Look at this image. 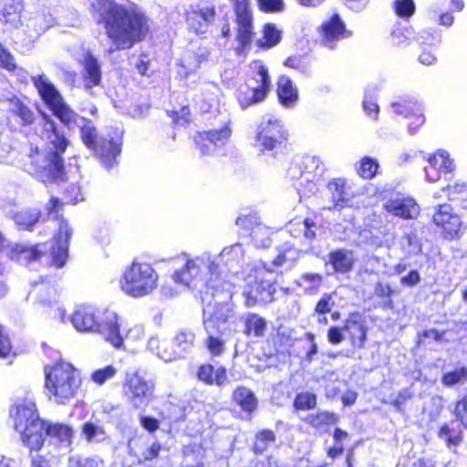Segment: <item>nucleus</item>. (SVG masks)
Wrapping results in <instances>:
<instances>
[{"label": "nucleus", "mask_w": 467, "mask_h": 467, "mask_svg": "<svg viewBox=\"0 0 467 467\" xmlns=\"http://www.w3.org/2000/svg\"><path fill=\"white\" fill-rule=\"evenodd\" d=\"M93 9L99 13V20L105 23L115 49H125L141 40L149 30L148 19L135 8H126L111 0H96Z\"/></svg>", "instance_id": "f257e3e1"}, {"label": "nucleus", "mask_w": 467, "mask_h": 467, "mask_svg": "<svg viewBox=\"0 0 467 467\" xmlns=\"http://www.w3.org/2000/svg\"><path fill=\"white\" fill-rule=\"evenodd\" d=\"M180 260L183 264L172 275L174 283L197 291L200 297L202 292H211L213 286H220L221 282L228 281L222 276L223 269L215 254L204 252L200 255L190 256L184 254Z\"/></svg>", "instance_id": "f03ea898"}, {"label": "nucleus", "mask_w": 467, "mask_h": 467, "mask_svg": "<svg viewBox=\"0 0 467 467\" xmlns=\"http://www.w3.org/2000/svg\"><path fill=\"white\" fill-rule=\"evenodd\" d=\"M43 137L51 144L50 152L47 156L36 152L28 156L29 161L25 163L26 171L44 182L50 180H62L64 176L65 152L68 140L60 131L54 120L45 117Z\"/></svg>", "instance_id": "7ed1b4c3"}, {"label": "nucleus", "mask_w": 467, "mask_h": 467, "mask_svg": "<svg viewBox=\"0 0 467 467\" xmlns=\"http://www.w3.org/2000/svg\"><path fill=\"white\" fill-rule=\"evenodd\" d=\"M70 321L79 332L98 334L117 349L123 346L119 317L112 310L99 311L90 306H78L71 315Z\"/></svg>", "instance_id": "20e7f679"}, {"label": "nucleus", "mask_w": 467, "mask_h": 467, "mask_svg": "<svg viewBox=\"0 0 467 467\" xmlns=\"http://www.w3.org/2000/svg\"><path fill=\"white\" fill-rule=\"evenodd\" d=\"M61 122L68 129L79 128L82 142L96 152L105 169L109 171L118 164L117 157L121 152L119 140L99 138L94 123L73 110H67Z\"/></svg>", "instance_id": "39448f33"}, {"label": "nucleus", "mask_w": 467, "mask_h": 467, "mask_svg": "<svg viewBox=\"0 0 467 467\" xmlns=\"http://www.w3.org/2000/svg\"><path fill=\"white\" fill-rule=\"evenodd\" d=\"M234 285L231 280L221 282L220 286H213V290L202 292L203 327L211 325L213 328H224L231 332L230 324L236 319L234 305L232 302Z\"/></svg>", "instance_id": "423d86ee"}, {"label": "nucleus", "mask_w": 467, "mask_h": 467, "mask_svg": "<svg viewBox=\"0 0 467 467\" xmlns=\"http://www.w3.org/2000/svg\"><path fill=\"white\" fill-rule=\"evenodd\" d=\"M46 383L45 388L49 399L58 404H66L72 400L81 384L78 372L74 367L67 362L61 361L49 368H45Z\"/></svg>", "instance_id": "0eeeda50"}, {"label": "nucleus", "mask_w": 467, "mask_h": 467, "mask_svg": "<svg viewBox=\"0 0 467 467\" xmlns=\"http://www.w3.org/2000/svg\"><path fill=\"white\" fill-rule=\"evenodd\" d=\"M11 415L23 443L31 451L39 450L44 444V421L36 412V403L29 399L21 400L11 410Z\"/></svg>", "instance_id": "6e6552de"}, {"label": "nucleus", "mask_w": 467, "mask_h": 467, "mask_svg": "<svg viewBox=\"0 0 467 467\" xmlns=\"http://www.w3.org/2000/svg\"><path fill=\"white\" fill-rule=\"evenodd\" d=\"M159 275L148 263L133 262L120 278V289L128 296L140 298L151 294L158 286Z\"/></svg>", "instance_id": "1a4fd4ad"}, {"label": "nucleus", "mask_w": 467, "mask_h": 467, "mask_svg": "<svg viewBox=\"0 0 467 467\" xmlns=\"http://www.w3.org/2000/svg\"><path fill=\"white\" fill-rule=\"evenodd\" d=\"M324 165L318 156L305 155L299 162L291 164L287 171L289 178L299 194L308 195L317 191L322 181Z\"/></svg>", "instance_id": "9d476101"}, {"label": "nucleus", "mask_w": 467, "mask_h": 467, "mask_svg": "<svg viewBox=\"0 0 467 467\" xmlns=\"http://www.w3.org/2000/svg\"><path fill=\"white\" fill-rule=\"evenodd\" d=\"M287 136L283 121L274 115L267 114L263 116L256 125L254 146L262 152L274 151L275 155L285 147Z\"/></svg>", "instance_id": "9b49d317"}, {"label": "nucleus", "mask_w": 467, "mask_h": 467, "mask_svg": "<svg viewBox=\"0 0 467 467\" xmlns=\"http://www.w3.org/2000/svg\"><path fill=\"white\" fill-rule=\"evenodd\" d=\"M251 69L253 72V79L257 85L253 87L245 86L239 88L237 99L243 109L264 101L271 87V81L266 67L257 63V61H254L251 64Z\"/></svg>", "instance_id": "f8f14e48"}, {"label": "nucleus", "mask_w": 467, "mask_h": 467, "mask_svg": "<svg viewBox=\"0 0 467 467\" xmlns=\"http://www.w3.org/2000/svg\"><path fill=\"white\" fill-rule=\"evenodd\" d=\"M232 132V120L224 114L220 116L218 124L213 129L200 132L195 141L202 155H212L228 143Z\"/></svg>", "instance_id": "ddd939ff"}, {"label": "nucleus", "mask_w": 467, "mask_h": 467, "mask_svg": "<svg viewBox=\"0 0 467 467\" xmlns=\"http://www.w3.org/2000/svg\"><path fill=\"white\" fill-rule=\"evenodd\" d=\"M234 8L239 42L236 47L237 55L245 56L244 51L250 47L254 34L252 8L248 0H235Z\"/></svg>", "instance_id": "4468645a"}, {"label": "nucleus", "mask_w": 467, "mask_h": 467, "mask_svg": "<svg viewBox=\"0 0 467 467\" xmlns=\"http://www.w3.org/2000/svg\"><path fill=\"white\" fill-rule=\"evenodd\" d=\"M128 400L136 409L147 406L154 390V383L140 371L128 373L125 381Z\"/></svg>", "instance_id": "2eb2a0df"}, {"label": "nucleus", "mask_w": 467, "mask_h": 467, "mask_svg": "<svg viewBox=\"0 0 467 467\" xmlns=\"http://www.w3.org/2000/svg\"><path fill=\"white\" fill-rule=\"evenodd\" d=\"M32 79L43 101L53 111L54 115L62 121L66 111L72 109L65 103L54 84L44 75L33 77Z\"/></svg>", "instance_id": "dca6fc26"}, {"label": "nucleus", "mask_w": 467, "mask_h": 467, "mask_svg": "<svg viewBox=\"0 0 467 467\" xmlns=\"http://www.w3.org/2000/svg\"><path fill=\"white\" fill-rule=\"evenodd\" d=\"M236 225L239 226L244 235H249L256 247H269L271 240V231L268 227L259 222V218L254 213L241 215L236 219Z\"/></svg>", "instance_id": "f3484780"}, {"label": "nucleus", "mask_w": 467, "mask_h": 467, "mask_svg": "<svg viewBox=\"0 0 467 467\" xmlns=\"http://www.w3.org/2000/svg\"><path fill=\"white\" fill-rule=\"evenodd\" d=\"M392 111L405 119H412L408 125V131L413 135L425 122L422 104L414 98H401L391 103Z\"/></svg>", "instance_id": "a211bd4d"}, {"label": "nucleus", "mask_w": 467, "mask_h": 467, "mask_svg": "<svg viewBox=\"0 0 467 467\" xmlns=\"http://www.w3.org/2000/svg\"><path fill=\"white\" fill-rule=\"evenodd\" d=\"M383 206L389 214L403 220H414L420 213V207L414 198L400 194L388 199Z\"/></svg>", "instance_id": "6ab92c4d"}, {"label": "nucleus", "mask_w": 467, "mask_h": 467, "mask_svg": "<svg viewBox=\"0 0 467 467\" xmlns=\"http://www.w3.org/2000/svg\"><path fill=\"white\" fill-rule=\"evenodd\" d=\"M195 335L188 329H182L176 333L172 340V349H164L158 352V357L165 362L185 358L194 348Z\"/></svg>", "instance_id": "aec40b11"}, {"label": "nucleus", "mask_w": 467, "mask_h": 467, "mask_svg": "<svg viewBox=\"0 0 467 467\" xmlns=\"http://www.w3.org/2000/svg\"><path fill=\"white\" fill-rule=\"evenodd\" d=\"M428 165L424 168L426 180L430 182H436L443 174H451L455 165L447 151L440 150L428 159ZM447 180V177H445Z\"/></svg>", "instance_id": "412c9836"}, {"label": "nucleus", "mask_w": 467, "mask_h": 467, "mask_svg": "<svg viewBox=\"0 0 467 467\" xmlns=\"http://www.w3.org/2000/svg\"><path fill=\"white\" fill-rule=\"evenodd\" d=\"M275 292V284L272 280L255 276L254 285L246 287L243 296L245 297V305L248 307L254 306L258 301L263 303L271 302Z\"/></svg>", "instance_id": "4be33fe9"}, {"label": "nucleus", "mask_w": 467, "mask_h": 467, "mask_svg": "<svg viewBox=\"0 0 467 467\" xmlns=\"http://www.w3.org/2000/svg\"><path fill=\"white\" fill-rule=\"evenodd\" d=\"M432 221L437 226L443 229L446 237L449 238L457 236L462 227L460 216L452 213L451 206L447 203L440 204L435 207Z\"/></svg>", "instance_id": "5701e85b"}, {"label": "nucleus", "mask_w": 467, "mask_h": 467, "mask_svg": "<svg viewBox=\"0 0 467 467\" xmlns=\"http://www.w3.org/2000/svg\"><path fill=\"white\" fill-rule=\"evenodd\" d=\"M327 188L330 194V200L325 209L340 211L346 207L351 206L353 193L347 185L345 179H333L327 183Z\"/></svg>", "instance_id": "b1692460"}, {"label": "nucleus", "mask_w": 467, "mask_h": 467, "mask_svg": "<svg viewBox=\"0 0 467 467\" xmlns=\"http://www.w3.org/2000/svg\"><path fill=\"white\" fill-rule=\"evenodd\" d=\"M72 235V229L65 220L59 223L58 233L51 245L52 263L57 268L65 265L67 259L68 243Z\"/></svg>", "instance_id": "393cba45"}, {"label": "nucleus", "mask_w": 467, "mask_h": 467, "mask_svg": "<svg viewBox=\"0 0 467 467\" xmlns=\"http://www.w3.org/2000/svg\"><path fill=\"white\" fill-rule=\"evenodd\" d=\"M350 35L339 16L336 14L322 24L320 41L324 47L332 49L337 41Z\"/></svg>", "instance_id": "a878e982"}, {"label": "nucleus", "mask_w": 467, "mask_h": 467, "mask_svg": "<svg viewBox=\"0 0 467 467\" xmlns=\"http://www.w3.org/2000/svg\"><path fill=\"white\" fill-rule=\"evenodd\" d=\"M73 430L62 423H46L44 421V440L48 439L50 444L67 450L72 442Z\"/></svg>", "instance_id": "bb28decb"}, {"label": "nucleus", "mask_w": 467, "mask_h": 467, "mask_svg": "<svg viewBox=\"0 0 467 467\" xmlns=\"http://www.w3.org/2000/svg\"><path fill=\"white\" fill-rule=\"evenodd\" d=\"M217 262L223 263L224 266L228 268L233 274H237L239 269L247 263L245 250L239 243L231 246L225 247L218 255H215Z\"/></svg>", "instance_id": "cd10ccee"}, {"label": "nucleus", "mask_w": 467, "mask_h": 467, "mask_svg": "<svg viewBox=\"0 0 467 467\" xmlns=\"http://www.w3.org/2000/svg\"><path fill=\"white\" fill-rule=\"evenodd\" d=\"M47 250L46 244H38L36 245L15 244L10 247L8 254L11 260L26 265L38 260Z\"/></svg>", "instance_id": "c85d7f7f"}, {"label": "nucleus", "mask_w": 467, "mask_h": 467, "mask_svg": "<svg viewBox=\"0 0 467 467\" xmlns=\"http://www.w3.org/2000/svg\"><path fill=\"white\" fill-rule=\"evenodd\" d=\"M41 211L37 208L28 207L21 210H11L7 216L11 219L19 231L32 232L36 224L40 221Z\"/></svg>", "instance_id": "c756f323"}, {"label": "nucleus", "mask_w": 467, "mask_h": 467, "mask_svg": "<svg viewBox=\"0 0 467 467\" xmlns=\"http://www.w3.org/2000/svg\"><path fill=\"white\" fill-rule=\"evenodd\" d=\"M361 315L358 312L349 314L345 322V330L348 334L351 345L363 348L367 340V327L362 322Z\"/></svg>", "instance_id": "7c9ffc66"}, {"label": "nucleus", "mask_w": 467, "mask_h": 467, "mask_svg": "<svg viewBox=\"0 0 467 467\" xmlns=\"http://www.w3.org/2000/svg\"><path fill=\"white\" fill-rule=\"evenodd\" d=\"M214 17V7L209 5H202L188 15L187 24L197 34H202L206 32L209 24Z\"/></svg>", "instance_id": "2f4dec72"}, {"label": "nucleus", "mask_w": 467, "mask_h": 467, "mask_svg": "<svg viewBox=\"0 0 467 467\" xmlns=\"http://www.w3.org/2000/svg\"><path fill=\"white\" fill-rule=\"evenodd\" d=\"M203 328L206 333V348L212 356L220 357L225 350L226 337L231 332L225 331L224 328H213L211 325Z\"/></svg>", "instance_id": "473e14b6"}, {"label": "nucleus", "mask_w": 467, "mask_h": 467, "mask_svg": "<svg viewBox=\"0 0 467 467\" xmlns=\"http://www.w3.org/2000/svg\"><path fill=\"white\" fill-rule=\"evenodd\" d=\"M277 97L280 104L286 109L294 108L298 100V90L286 76H281L278 79Z\"/></svg>", "instance_id": "72a5a7b5"}, {"label": "nucleus", "mask_w": 467, "mask_h": 467, "mask_svg": "<svg viewBox=\"0 0 467 467\" xmlns=\"http://www.w3.org/2000/svg\"><path fill=\"white\" fill-rule=\"evenodd\" d=\"M328 259L333 270L338 274L350 272L355 263L353 252L347 249L331 251L328 254Z\"/></svg>", "instance_id": "f704fd0d"}, {"label": "nucleus", "mask_w": 467, "mask_h": 467, "mask_svg": "<svg viewBox=\"0 0 467 467\" xmlns=\"http://www.w3.org/2000/svg\"><path fill=\"white\" fill-rule=\"evenodd\" d=\"M198 379L208 385L223 387L228 382L226 368L223 366L216 369L210 364L202 365L198 370Z\"/></svg>", "instance_id": "c9c22d12"}, {"label": "nucleus", "mask_w": 467, "mask_h": 467, "mask_svg": "<svg viewBox=\"0 0 467 467\" xmlns=\"http://www.w3.org/2000/svg\"><path fill=\"white\" fill-rule=\"evenodd\" d=\"M23 10L22 0H5L3 7L0 8V20L14 27H18L22 24L21 13Z\"/></svg>", "instance_id": "e433bc0d"}, {"label": "nucleus", "mask_w": 467, "mask_h": 467, "mask_svg": "<svg viewBox=\"0 0 467 467\" xmlns=\"http://www.w3.org/2000/svg\"><path fill=\"white\" fill-rule=\"evenodd\" d=\"M299 255V252L291 244H284L278 250V254L272 261L271 265H267L265 263L260 262L264 269L267 273H274L275 267L283 266L286 264L292 265Z\"/></svg>", "instance_id": "4c0bfd02"}, {"label": "nucleus", "mask_w": 467, "mask_h": 467, "mask_svg": "<svg viewBox=\"0 0 467 467\" xmlns=\"http://www.w3.org/2000/svg\"><path fill=\"white\" fill-rule=\"evenodd\" d=\"M400 244L409 255L417 254L421 251V241L418 235L416 223L404 225Z\"/></svg>", "instance_id": "58836bf2"}, {"label": "nucleus", "mask_w": 467, "mask_h": 467, "mask_svg": "<svg viewBox=\"0 0 467 467\" xmlns=\"http://www.w3.org/2000/svg\"><path fill=\"white\" fill-rule=\"evenodd\" d=\"M263 36L255 42L258 49L267 50L278 45L283 32L275 24L267 23L263 27Z\"/></svg>", "instance_id": "ea45409f"}, {"label": "nucleus", "mask_w": 467, "mask_h": 467, "mask_svg": "<svg viewBox=\"0 0 467 467\" xmlns=\"http://www.w3.org/2000/svg\"><path fill=\"white\" fill-rule=\"evenodd\" d=\"M242 320L244 324V333L246 336L261 337L266 330V320L254 313H247L243 316Z\"/></svg>", "instance_id": "a19ab883"}, {"label": "nucleus", "mask_w": 467, "mask_h": 467, "mask_svg": "<svg viewBox=\"0 0 467 467\" xmlns=\"http://www.w3.org/2000/svg\"><path fill=\"white\" fill-rule=\"evenodd\" d=\"M233 399L244 412H254L258 405V400L254 392L245 387H238L233 393Z\"/></svg>", "instance_id": "79ce46f5"}, {"label": "nucleus", "mask_w": 467, "mask_h": 467, "mask_svg": "<svg viewBox=\"0 0 467 467\" xmlns=\"http://www.w3.org/2000/svg\"><path fill=\"white\" fill-rule=\"evenodd\" d=\"M82 78L86 89H90L100 84L101 68L98 60H83Z\"/></svg>", "instance_id": "37998d69"}, {"label": "nucleus", "mask_w": 467, "mask_h": 467, "mask_svg": "<svg viewBox=\"0 0 467 467\" xmlns=\"http://www.w3.org/2000/svg\"><path fill=\"white\" fill-rule=\"evenodd\" d=\"M54 18L48 10L37 11L31 16L26 24L28 29H32L39 36L50 28L54 24Z\"/></svg>", "instance_id": "c03bdc74"}, {"label": "nucleus", "mask_w": 467, "mask_h": 467, "mask_svg": "<svg viewBox=\"0 0 467 467\" xmlns=\"http://www.w3.org/2000/svg\"><path fill=\"white\" fill-rule=\"evenodd\" d=\"M10 111L17 116L24 126L34 122L35 114L33 110L18 99H13L9 104Z\"/></svg>", "instance_id": "a18cd8bd"}, {"label": "nucleus", "mask_w": 467, "mask_h": 467, "mask_svg": "<svg viewBox=\"0 0 467 467\" xmlns=\"http://www.w3.org/2000/svg\"><path fill=\"white\" fill-rule=\"evenodd\" d=\"M323 277L319 274L306 273L300 275L296 280V284L298 287H301L306 293L313 294L316 293L321 285Z\"/></svg>", "instance_id": "49530a36"}, {"label": "nucleus", "mask_w": 467, "mask_h": 467, "mask_svg": "<svg viewBox=\"0 0 467 467\" xmlns=\"http://www.w3.org/2000/svg\"><path fill=\"white\" fill-rule=\"evenodd\" d=\"M338 418L333 412L320 411L317 414H310L306 421L316 429H321L325 426L336 424Z\"/></svg>", "instance_id": "de8ad7c7"}, {"label": "nucleus", "mask_w": 467, "mask_h": 467, "mask_svg": "<svg viewBox=\"0 0 467 467\" xmlns=\"http://www.w3.org/2000/svg\"><path fill=\"white\" fill-rule=\"evenodd\" d=\"M446 190L451 201L459 202L462 209H467V183L455 182L453 185H447Z\"/></svg>", "instance_id": "09e8293b"}, {"label": "nucleus", "mask_w": 467, "mask_h": 467, "mask_svg": "<svg viewBox=\"0 0 467 467\" xmlns=\"http://www.w3.org/2000/svg\"><path fill=\"white\" fill-rule=\"evenodd\" d=\"M379 164L378 161L371 157H364L360 160L359 166L357 169L358 174L363 179H372L376 176Z\"/></svg>", "instance_id": "8fccbe9b"}, {"label": "nucleus", "mask_w": 467, "mask_h": 467, "mask_svg": "<svg viewBox=\"0 0 467 467\" xmlns=\"http://www.w3.org/2000/svg\"><path fill=\"white\" fill-rule=\"evenodd\" d=\"M465 381H467V366L456 368L454 370L447 372L441 377V383L450 388Z\"/></svg>", "instance_id": "3c124183"}, {"label": "nucleus", "mask_w": 467, "mask_h": 467, "mask_svg": "<svg viewBox=\"0 0 467 467\" xmlns=\"http://www.w3.org/2000/svg\"><path fill=\"white\" fill-rule=\"evenodd\" d=\"M376 89H368L365 91L363 99V109L372 119H377L379 112V107L376 99Z\"/></svg>", "instance_id": "603ef678"}, {"label": "nucleus", "mask_w": 467, "mask_h": 467, "mask_svg": "<svg viewBox=\"0 0 467 467\" xmlns=\"http://www.w3.org/2000/svg\"><path fill=\"white\" fill-rule=\"evenodd\" d=\"M275 441V434L270 430H264L255 436L254 444V451L255 453H263L268 446Z\"/></svg>", "instance_id": "864d4df0"}, {"label": "nucleus", "mask_w": 467, "mask_h": 467, "mask_svg": "<svg viewBox=\"0 0 467 467\" xmlns=\"http://www.w3.org/2000/svg\"><path fill=\"white\" fill-rule=\"evenodd\" d=\"M83 434L87 441L100 442L107 439V434L103 427L93 422H86L82 427Z\"/></svg>", "instance_id": "5fc2aeb1"}, {"label": "nucleus", "mask_w": 467, "mask_h": 467, "mask_svg": "<svg viewBox=\"0 0 467 467\" xmlns=\"http://www.w3.org/2000/svg\"><path fill=\"white\" fill-rule=\"evenodd\" d=\"M317 396L308 391L296 394L294 400V407L297 410H309L316 407Z\"/></svg>", "instance_id": "6e6d98bb"}, {"label": "nucleus", "mask_w": 467, "mask_h": 467, "mask_svg": "<svg viewBox=\"0 0 467 467\" xmlns=\"http://www.w3.org/2000/svg\"><path fill=\"white\" fill-rule=\"evenodd\" d=\"M394 294V290L389 285V284L386 282H378L374 286V295L377 297L384 299V307L392 308L393 301L391 296Z\"/></svg>", "instance_id": "4d7b16f0"}, {"label": "nucleus", "mask_w": 467, "mask_h": 467, "mask_svg": "<svg viewBox=\"0 0 467 467\" xmlns=\"http://www.w3.org/2000/svg\"><path fill=\"white\" fill-rule=\"evenodd\" d=\"M299 227L303 231L304 239L308 243L313 242L321 232V228L312 219L303 220Z\"/></svg>", "instance_id": "13d9d810"}, {"label": "nucleus", "mask_w": 467, "mask_h": 467, "mask_svg": "<svg viewBox=\"0 0 467 467\" xmlns=\"http://www.w3.org/2000/svg\"><path fill=\"white\" fill-rule=\"evenodd\" d=\"M182 453L185 460L192 458L194 463H192L191 467H203V463L202 462V449L200 445L193 444L184 446L182 449Z\"/></svg>", "instance_id": "bf43d9fd"}, {"label": "nucleus", "mask_w": 467, "mask_h": 467, "mask_svg": "<svg viewBox=\"0 0 467 467\" xmlns=\"http://www.w3.org/2000/svg\"><path fill=\"white\" fill-rule=\"evenodd\" d=\"M68 467H105V464L99 457H71L68 460Z\"/></svg>", "instance_id": "052dcab7"}, {"label": "nucleus", "mask_w": 467, "mask_h": 467, "mask_svg": "<svg viewBox=\"0 0 467 467\" xmlns=\"http://www.w3.org/2000/svg\"><path fill=\"white\" fill-rule=\"evenodd\" d=\"M116 373L117 368L112 365H109L106 366L105 368L95 370L91 375V379L95 383L102 385L107 380L112 379L116 375Z\"/></svg>", "instance_id": "680f3d73"}, {"label": "nucleus", "mask_w": 467, "mask_h": 467, "mask_svg": "<svg viewBox=\"0 0 467 467\" xmlns=\"http://www.w3.org/2000/svg\"><path fill=\"white\" fill-rule=\"evenodd\" d=\"M334 306L335 301L332 295L324 294L316 305L315 313L318 316H324L330 313Z\"/></svg>", "instance_id": "e2e57ef3"}, {"label": "nucleus", "mask_w": 467, "mask_h": 467, "mask_svg": "<svg viewBox=\"0 0 467 467\" xmlns=\"http://www.w3.org/2000/svg\"><path fill=\"white\" fill-rule=\"evenodd\" d=\"M452 431L448 425L441 427L438 436L441 440L444 441L448 448L457 447L461 441V439L457 435H453Z\"/></svg>", "instance_id": "0e129e2a"}, {"label": "nucleus", "mask_w": 467, "mask_h": 467, "mask_svg": "<svg viewBox=\"0 0 467 467\" xmlns=\"http://www.w3.org/2000/svg\"><path fill=\"white\" fill-rule=\"evenodd\" d=\"M395 11L400 17H410L415 12V4L413 0H397L395 1Z\"/></svg>", "instance_id": "69168bd1"}, {"label": "nucleus", "mask_w": 467, "mask_h": 467, "mask_svg": "<svg viewBox=\"0 0 467 467\" xmlns=\"http://www.w3.org/2000/svg\"><path fill=\"white\" fill-rule=\"evenodd\" d=\"M199 67V60H180L177 63V72L181 77L187 78Z\"/></svg>", "instance_id": "338daca9"}, {"label": "nucleus", "mask_w": 467, "mask_h": 467, "mask_svg": "<svg viewBox=\"0 0 467 467\" xmlns=\"http://www.w3.org/2000/svg\"><path fill=\"white\" fill-rule=\"evenodd\" d=\"M455 416L461 423L467 428V392L466 395L457 402L454 410Z\"/></svg>", "instance_id": "774afa93"}]
</instances>
